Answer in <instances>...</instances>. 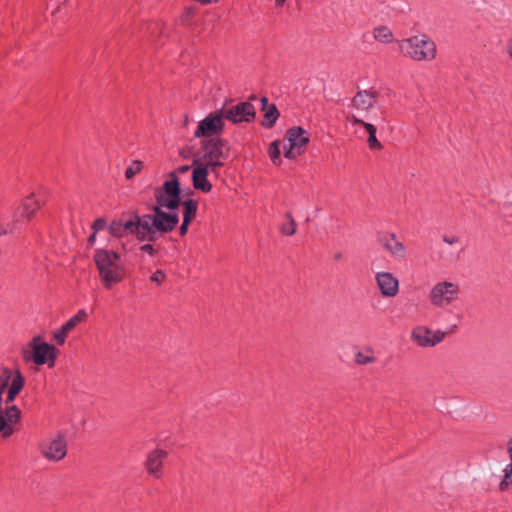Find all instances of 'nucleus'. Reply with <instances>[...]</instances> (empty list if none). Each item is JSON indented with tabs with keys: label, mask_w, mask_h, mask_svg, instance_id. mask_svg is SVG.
<instances>
[{
	"label": "nucleus",
	"mask_w": 512,
	"mask_h": 512,
	"mask_svg": "<svg viewBox=\"0 0 512 512\" xmlns=\"http://www.w3.org/2000/svg\"><path fill=\"white\" fill-rule=\"evenodd\" d=\"M172 178L155 190L156 204L150 206L152 214L140 215L136 210L122 214L119 219L126 236L134 235L140 242H155L175 230L179 223L176 210L181 202V188L174 174Z\"/></svg>",
	"instance_id": "nucleus-1"
},
{
	"label": "nucleus",
	"mask_w": 512,
	"mask_h": 512,
	"mask_svg": "<svg viewBox=\"0 0 512 512\" xmlns=\"http://www.w3.org/2000/svg\"><path fill=\"white\" fill-rule=\"evenodd\" d=\"M93 261L99 273V278L106 289L122 282L126 277V267L122 263L121 255L113 250L97 248L94 251Z\"/></svg>",
	"instance_id": "nucleus-2"
},
{
	"label": "nucleus",
	"mask_w": 512,
	"mask_h": 512,
	"mask_svg": "<svg viewBox=\"0 0 512 512\" xmlns=\"http://www.w3.org/2000/svg\"><path fill=\"white\" fill-rule=\"evenodd\" d=\"M399 48L404 56L415 61H430L436 56V45L425 34L402 40Z\"/></svg>",
	"instance_id": "nucleus-3"
},
{
	"label": "nucleus",
	"mask_w": 512,
	"mask_h": 512,
	"mask_svg": "<svg viewBox=\"0 0 512 512\" xmlns=\"http://www.w3.org/2000/svg\"><path fill=\"white\" fill-rule=\"evenodd\" d=\"M40 207L41 203L35 198L34 194L26 197L15 209L11 221L6 225H1L0 236L21 230L34 217Z\"/></svg>",
	"instance_id": "nucleus-4"
},
{
	"label": "nucleus",
	"mask_w": 512,
	"mask_h": 512,
	"mask_svg": "<svg viewBox=\"0 0 512 512\" xmlns=\"http://www.w3.org/2000/svg\"><path fill=\"white\" fill-rule=\"evenodd\" d=\"M57 348L47 342H42L40 336H35L29 343V348L22 349V357L25 362H33L38 366L48 364L49 368L55 365Z\"/></svg>",
	"instance_id": "nucleus-5"
},
{
	"label": "nucleus",
	"mask_w": 512,
	"mask_h": 512,
	"mask_svg": "<svg viewBox=\"0 0 512 512\" xmlns=\"http://www.w3.org/2000/svg\"><path fill=\"white\" fill-rule=\"evenodd\" d=\"M232 100H226L222 106V116L225 120L238 125L241 123H251L256 118V109L254 105L249 101L239 102L235 105H228Z\"/></svg>",
	"instance_id": "nucleus-6"
},
{
	"label": "nucleus",
	"mask_w": 512,
	"mask_h": 512,
	"mask_svg": "<svg viewBox=\"0 0 512 512\" xmlns=\"http://www.w3.org/2000/svg\"><path fill=\"white\" fill-rule=\"evenodd\" d=\"M224 120L221 109L209 113L198 123L194 136L202 139L219 137L225 129Z\"/></svg>",
	"instance_id": "nucleus-7"
},
{
	"label": "nucleus",
	"mask_w": 512,
	"mask_h": 512,
	"mask_svg": "<svg viewBox=\"0 0 512 512\" xmlns=\"http://www.w3.org/2000/svg\"><path fill=\"white\" fill-rule=\"evenodd\" d=\"M201 151L203 155L201 157L195 156L194 159H200L201 162L226 160L229 155L228 142L220 137L202 139Z\"/></svg>",
	"instance_id": "nucleus-8"
},
{
	"label": "nucleus",
	"mask_w": 512,
	"mask_h": 512,
	"mask_svg": "<svg viewBox=\"0 0 512 512\" xmlns=\"http://www.w3.org/2000/svg\"><path fill=\"white\" fill-rule=\"evenodd\" d=\"M459 294V287L452 282H439L429 293V300L436 307H443L451 304Z\"/></svg>",
	"instance_id": "nucleus-9"
},
{
	"label": "nucleus",
	"mask_w": 512,
	"mask_h": 512,
	"mask_svg": "<svg viewBox=\"0 0 512 512\" xmlns=\"http://www.w3.org/2000/svg\"><path fill=\"white\" fill-rule=\"evenodd\" d=\"M39 450L43 457L49 461H60L67 454V442L63 433H58L57 437L51 441H43L39 444Z\"/></svg>",
	"instance_id": "nucleus-10"
},
{
	"label": "nucleus",
	"mask_w": 512,
	"mask_h": 512,
	"mask_svg": "<svg viewBox=\"0 0 512 512\" xmlns=\"http://www.w3.org/2000/svg\"><path fill=\"white\" fill-rule=\"evenodd\" d=\"M445 338V332L437 330L433 332L426 326H416L411 332V340L418 346L427 348L434 347Z\"/></svg>",
	"instance_id": "nucleus-11"
},
{
	"label": "nucleus",
	"mask_w": 512,
	"mask_h": 512,
	"mask_svg": "<svg viewBox=\"0 0 512 512\" xmlns=\"http://www.w3.org/2000/svg\"><path fill=\"white\" fill-rule=\"evenodd\" d=\"M21 419V410L16 405H10L0 410V435L8 438L14 433L13 425Z\"/></svg>",
	"instance_id": "nucleus-12"
},
{
	"label": "nucleus",
	"mask_w": 512,
	"mask_h": 512,
	"mask_svg": "<svg viewBox=\"0 0 512 512\" xmlns=\"http://www.w3.org/2000/svg\"><path fill=\"white\" fill-rule=\"evenodd\" d=\"M168 457V452L163 449H155L148 453L144 467L149 476L160 479L163 476V464Z\"/></svg>",
	"instance_id": "nucleus-13"
},
{
	"label": "nucleus",
	"mask_w": 512,
	"mask_h": 512,
	"mask_svg": "<svg viewBox=\"0 0 512 512\" xmlns=\"http://www.w3.org/2000/svg\"><path fill=\"white\" fill-rule=\"evenodd\" d=\"M192 166V183L196 190L208 193L212 190V184L208 181V171L206 165H202L200 159H194Z\"/></svg>",
	"instance_id": "nucleus-14"
},
{
	"label": "nucleus",
	"mask_w": 512,
	"mask_h": 512,
	"mask_svg": "<svg viewBox=\"0 0 512 512\" xmlns=\"http://www.w3.org/2000/svg\"><path fill=\"white\" fill-rule=\"evenodd\" d=\"M376 283L379 291L384 297H394L399 291V281L389 272H379L376 274Z\"/></svg>",
	"instance_id": "nucleus-15"
},
{
	"label": "nucleus",
	"mask_w": 512,
	"mask_h": 512,
	"mask_svg": "<svg viewBox=\"0 0 512 512\" xmlns=\"http://www.w3.org/2000/svg\"><path fill=\"white\" fill-rule=\"evenodd\" d=\"M378 242L392 255L404 258L406 248L402 242L397 239L395 233L381 232L377 236Z\"/></svg>",
	"instance_id": "nucleus-16"
},
{
	"label": "nucleus",
	"mask_w": 512,
	"mask_h": 512,
	"mask_svg": "<svg viewBox=\"0 0 512 512\" xmlns=\"http://www.w3.org/2000/svg\"><path fill=\"white\" fill-rule=\"evenodd\" d=\"M378 96L379 92L375 90H359L352 98V107L357 110L368 111L374 106Z\"/></svg>",
	"instance_id": "nucleus-17"
},
{
	"label": "nucleus",
	"mask_w": 512,
	"mask_h": 512,
	"mask_svg": "<svg viewBox=\"0 0 512 512\" xmlns=\"http://www.w3.org/2000/svg\"><path fill=\"white\" fill-rule=\"evenodd\" d=\"M285 138L292 147H298V150H305L310 141L308 132L300 126L289 128L286 131Z\"/></svg>",
	"instance_id": "nucleus-18"
},
{
	"label": "nucleus",
	"mask_w": 512,
	"mask_h": 512,
	"mask_svg": "<svg viewBox=\"0 0 512 512\" xmlns=\"http://www.w3.org/2000/svg\"><path fill=\"white\" fill-rule=\"evenodd\" d=\"M350 121L352 122V124L361 125L366 129V131L369 134L367 143L371 150L382 149V144L378 141V139L376 137V132H377L376 127L373 124L367 123V122L363 121L362 119L357 118L355 115H352L350 117Z\"/></svg>",
	"instance_id": "nucleus-19"
},
{
	"label": "nucleus",
	"mask_w": 512,
	"mask_h": 512,
	"mask_svg": "<svg viewBox=\"0 0 512 512\" xmlns=\"http://www.w3.org/2000/svg\"><path fill=\"white\" fill-rule=\"evenodd\" d=\"M24 384L25 378L20 370H16L14 377L11 379V384L8 388V393L5 399V403L7 405L14 402L17 395L22 391Z\"/></svg>",
	"instance_id": "nucleus-20"
},
{
	"label": "nucleus",
	"mask_w": 512,
	"mask_h": 512,
	"mask_svg": "<svg viewBox=\"0 0 512 512\" xmlns=\"http://www.w3.org/2000/svg\"><path fill=\"white\" fill-rule=\"evenodd\" d=\"M183 206V220L192 222L196 217L198 210V202L194 199H188L180 202L179 206Z\"/></svg>",
	"instance_id": "nucleus-21"
},
{
	"label": "nucleus",
	"mask_w": 512,
	"mask_h": 512,
	"mask_svg": "<svg viewBox=\"0 0 512 512\" xmlns=\"http://www.w3.org/2000/svg\"><path fill=\"white\" fill-rule=\"evenodd\" d=\"M279 115L280 114L276 105L270 104L267 110H265L264 120L261 122L262 126L266 128H272L275 125Z\"/></svg>",
	"instance_id": "nucleus-22"
},
{
	"label": "nucleus",
	"mask_w": 512,
	"mask_h": 512,
	"mask_svg": "<svg viewBox=\"0 0 512 512\" xmlns=\"http://www.w3.org/2000/svg\"><path fill=\"white\" fill-rule=\"evenodd\" d=\"M87 318L85 310H79L72 318L66 321L62 326L68 332L72 331L79 323L83 322Z\"/></svg>",
	"instance_id": "nucleus-23"
},
{
	"label": "nucleus",
	"mask_w": 512,
	"mask_h": 512,
	"mask_svg": "<svg viewBox=\"0 0 512 512\" xmlns=\"http://www.w3.org/2000/svg\"><path fill=\"white\" fill-rule=\"evenodd\" d=\"M287 223H283L280 227V232L285 236H292L296 233V222L290 212L285 214Z\"/></svg>",
	"instance_id": "nucleus-24"
},
{
	"label": "nucleus",
	"mask_w": 512,
	"mask_h": 512,
	"mask_svg": "<svg viewBox=\"0 0 512 512\" xmlns=\"http://www.w3.org/2000/svg\"><path fill=\"white\" fill-rule=\"evenodd\" d=\"M393 34L386 26H379L374 29V38L382 43H389Z\"/></svg>",
	"instance_id": "nucleus-25"
},
{
	"label": "nucleus",
	"mask_w": 512,
	"mask_h": 512,
	"mask_svg": "<svg viewBox=\"0 0 512 512\" xmlns=\"http://www.w3.org/2000/svg\"><path fill=\"white\" fill-rule=\"evenodd\" d=\"M503 479L499 484L501 491H506L512 486V463L508 464L503 470Z\"/></svg>",
	"instance_id": "nucleus-26"
},
{
	"label": "nucleus",
	"mask_w": 512,
	"mask_h": 512,
	"mask_svg": "<svg viewBox=\"0 0 512 512\" xmlns=\"http://www.w3.org/2000/svg\"><path fill=\"white\" fill-rule=\"evenodd\" d=\"M280 155V142L278 140L273 141L269 147V156L275 165H279L281 163Z\"/></svg>",
	"instance_id": "nucleus-27"
},
{
	"label": "nucleus",
	"mask_w": 512,
	"mask_h": 512,
	"mask_svg": "<svg viewBox=\"0 0 512 512\" xmlns=\"http://www.w3.org/2000/svg\"><path fill=\"white\" fill-rule=\"evenodd\" d=\"M109 233L116 238H122L126 236L120 219L113 220L108 226Z\"/></svg>",
	"instance_id": "nucleus-28"
},
{
	"label": "nucleus",
	"mask_w": 512,
	"mask_h": 512,
	"mask_svg": "<svg viewBox=\"0 0 512 512\" xmlns=\"http://www.w3.org/2000/svg\"><path fill=\"white\" fill-rule=\"evenodd\" d=\"M143 163L139 160H134L132 164L126 169L125 177L126 179H132L137 173H139L142 169Z\"/></svg>",
	"instance_id": "nucleus-29"
},
{
	"label": "nucleus",
	"mask_w": 512,
	"mask_h": 512,
	"mask_svg": "<svg viewBox=\"0 0 512 512\" xmlns=\"http://www.w3.org/2000/svg\"><path fill=\"white\" fill-rule=\"evenodd\" d=\"M375 361H376V358L372 355V353L368 355L361 351H358L355 354V362L358 365H367V364L374 363Z\"/></svg>",
	"instance_id": "nucleus-30"
},
{
	"label": "nucleus",
	"mask_w": 512,
	"mask_h": 512,
	"mask_svg": "<svg viewBox=\"0 0 512 512\" xmlns=\"http://www.w3.org/2000/svg\"><path fill=\"white\" fill-rule=\"evenodd\" d=\"M202 165H206L207 171L218 175V170L221 168L223 164V160H212L208 162H201Z\"/></svg>",
	"instance_id": "nucleus-31"
},
{
	"label": "nucleus",
	"mask_w": 512,
	"mask_h": 512,
	"mask_svg": "<svg viewBox=\"0 0 512 512\" xmlns=\"http://www.w3.org/2000/svg\"><path fill=\"white\" fill-rule=\"evenodd\" d=\"M305 150H298V147H292V145L289 144L288 148H284V156L287 159H295L296 157L300 156Z\"/></svg>",
	"instance_id": "nucleus-32"
},
{
	"label": "nucleus",
	"mask_w": 512,
	"mask_h": 512,
	"mask_svg": "<svg viewBox=\"0 0 512 512\" xmlns=\"http://www.w3.org/2000/svg\"><path fill=\"white\" fill-rule=\"evenodd\" d=\"M68 333L69 332L62 326L59 330L54 332L53 339L57 342V344L63 345L65 343Z\"/></svg>",
	"instance_id": "nucleus-33"
},
{
	"label": "nucleus",
	"mask_w": 512,
	"mask_h": 512,
	"mask_svg": "<svg viewBox=\"0 0 512 512\" xmlns=\"http://www.w3.org/2000/svg\"><path fill=\"white\" fill-rule=\"evenodd\" d=\"M190 166L189 165H183V166H180L177 168V170L175 171H172L168 174V177H169V180L168 181H172L173 178H172V174H174L175 178L177 179V182L178 184L180 185V181H179V178H178V174H184L186 172H188L190 170Z\"/></svg>",
	"instance_id": "nucleus-34"
},
{
	"label": "nucleus",
	"mask_w": 512,
	"mask_h": 512,
	"mask_svg": "<svg viewBox=\"0 0 512 512\" xmlns=\"http://www.w3.org/2000/svg\"><path fill=\"white\" fill-rule=\"evenodd\" d=\"M165 278H166L165 272L161 269H158L152 274V276L150 277V280L159 285L165 280Z\"/></svg>",
	"instance_id": "nucleus-35"
},
{
	"label": "nucleus",
	"mask_w": 512,
	"mask_h": 512,
	"mask_svg": "<svg viewBox=\"0 0 512 512\" xmlns=\"http://www.w3.org/2000/svg\"><path fill=\"white\" fill-rule=\"evenodd\" d=\"M106 226V220L104 218H97L93 223H92V230L95 232V233H98L99 231L103 230Z\"/></svg>",
	"instance_id": "nucleus-36"
},
{
	"label": "nucleus",
	"mask_w": 512,
	"mask_h": 512,
	"mask_svg": "<svg viewBox=\"0 0 512 512\" xmlns=\"http://www.w3.org/2000/svg\"><path fill=\"white\" fill-rule=\"evenodd\" d=\"M140 251L147 253L152 257L155 256L157 253L156 249L153 247L152 244H150V242L140 246Z\"/></svg>",
	"instance_id": "nucleus-37"
},
{
	"label": "nucleus",
	"mask_w": 512,
	"mask_h": 512,
	"mask_svg": "<svg viewBox=\"0 0 512 512\" xmlns=\"http://www.w3.org/2000/svg\"><path fill=\"white\" fill-rule=\"evenodd\" d=\"M190 223H191L190 221L183 220V222L179 228V234L181 237H183L187 234Z\"/></svg>",
	"instance_id": "nucleus-38"
},
{
	"label": "nucleus",
	"mask_w": 512,
	"mask_h": 512,
	"mask_svg": "<svg viewBox=\"0 0 512 512\" xmlns=\"http://www.w3.org/2000/svg\"><path fill=\"white\" fill-rule=\"evenodd\" d=\"M443 241L449 245H452V244H455V243H458L459 242V237L457 236H452V237H449L447 235H444L443 236Z\"/></svg>",
	"instance_id": "nucleus-39"
},
{
	"label": "nucleus",
	"mask_w": 512,
	"mask_h": 512,
	"mask_svg": "<svg viewBox=\"0 0 512 512\" xmlns=\"http://www.w3.org/2000/svg\"><path fill=\"white\" fill-rule=\"evenodd\" d=\"M96 235H97V233H95V232L93 231V233L88 237L87 242H88V245H89V246H93V245H94V243H95V241H96Z\"/></svg>",
	"instance_id": "nucleus-40"
},
{
	"label": "nucleus",
	"mask_w": 512,
	"mask_h": 512,
	"mask_svg": "<svg viewBox=\"0 0 512 512\" xmlns=\"http://www.w3.org/2000/svg\"><path fill=\"white\" fill-rule=\"evenodd\" d=\"M261 104H262V110H267L268 106L270 105L269 102H268V99L267 97L263 96L261 99Z\"/></svg>",
	"instance_id": "nucleus-41"
},
{
	"label": "nucleus",
	"mask_w": 512,
	"mask_h": 512,
	"mask_svg": "<svg viewBox=\"0 0 512 512\" xmlns=\"http://www.w3.org/2000/svg\"><path fill=\"white\" fill-rule=\"evenodd\" d=\"M507 451L509 454L510 461L512 463V438L507 442Z\"/></svg>",
	"instance_id": "nucleus-42"
},
{
	"label": "nucleus",
	"mask_w": 512,
	"mask_h": 512,
	"mask_svg": "<svg viewBox=\"0 0 512 512\" xmlns=\"http://www.w3.org/2000/svg\"><path fill=\"white\" fill-rule=\"evenodd\" d=\"M9 386L6 381H2L0 385V394L3 395L6 388Z\"/></svg>",
	"instance_id": "nucleus-43"
},
{
	"label": "nucleus",
	"mask_w": 512,
	"mask_h": 512,
	"mask_svg": "<svg viewBox=\"0 0 512 512\" xmlns=\"http://www.w3.org/2000/svg\"><path fill=\"white\" fill-rule=\"evenodd\" d=\"M343 254L341 252H337L334 254L333 258L335 261H339L342 259Z\"/></svg>",
	"instance_id": "nucleus-44"
},
{
	"label": "nucleus",
	"mask_w": 512,
	"mask_h": 512,
	"mask_svg": "<svg viewBox=\"0 0 512 512\" xmlns=\"http://www.w3.org/2000/svg\"><path fill=\"white\" fill-rule=\"evenodd\" d=\"M503 207H504L506 210H511V209H512V202H506V203H504Z\"/></svg>",
	"instance_id": "nucleus-45"
},
{
	"label": "nucleus",
	"mask_w": 512,
	"mask_h": 512,
	"mask_svg": "<svg viewBox=\"0 0 512 512\" xmlns=\"http://www.w3.org/2000/svg\"><path fill=\"white\" fill-rule=\"evenodd\" d=\"M286 0H275L277 6H282Z\"/></svg>",
	"instance_id": "nucleus-46"
},
{
	"label": "nucleus",
	"mask_w": 512,
	"mask_h": 512,
	"mask_svg": "<svg viewBox=\"0 0 512 512\" xmlns=\"http://www.w3.org/2000/svg\"><path fill=\"white\" fill-rule=\"evenodd\" d=\"M180 156H182L183 158H187L188 155H187V152L185 149H183L181 152H180Z\"/></svg>",
	"instance_id": "nucleus-47"
},
{
	"label": "nucleus",
	"mask_w": 512,
	"mask_h": 512,
	"mask_svg": "<svg viewBox=\"0 0 512 512\" xmlns=\"http://www.w3.org/2000/svg\"><path fill=\"white\" fill-rule=\"evenodd\" d=\"M257 99V96L256 95H251L247 101L251 102V101H254Z\"/></svg>",
	"instance_id": "nucleus-48"
},
{
	"label": "nucleus",
	"mask_w": 512,
	"mask_h": 512,
	"mask_svg": "<svg viewBox=\"0 0 512 512\" xmlns=\"http://www.w3.org/2000/svg\"><path fill=\"white\" fill-rule=\"evenodd\" d=\"M3 395L0 394V410H2V403H3Z\"/></svg>",
	"instance_id": "nucleus-49"
}]
</instances>
